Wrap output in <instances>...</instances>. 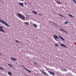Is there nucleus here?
<instances>
[{
    "instance_id": "nucleus-18",
    "label": "nucleus",
    "mask_w": 76,
    "mask_h": 76,
    "mask_svg": "<svg viewBox=\"0 0 76 76\" xmlns=\"http://www.w3.org/2000/svg\"><path fill=\"white\" fill-rule=\"evenodd\" d=\"M69 16L70 17H71V18H73V16L71 14H69Z\"/></svg>"
},
{
    "instance_id": "nucleus-23",
    "label": "nucleus",
    "mask_w": 76,
    "mask_h": 76,
    "mask_svg": "<svg viewBox=\"0 0 76 76\" xmlns=\"http://www.w3.org/2000/svg\"><path fill=\"white\" fill-rule=\"evenodd\" d=\"M64 30L62 29H60V31H64Z\"/></svg>"
},
{
    "instance_id": "nucleus-31",
    "label": "nucleus",
    "mask_w": 76,
    "mask_h": 76,
    "mask_svg": "<svg viewBox=\"0 0 76 76\" xmlns=\"http://www.w3.org/2000/svg\"><path fill=\"white\" fill-rule=\"evenodd\" d=\"M34 64H37L36 63H34Z\"/></svg>"
},
{
    "instance_id": "nucleus-12",
    "label": "nucleus",
    "mask_w": 76,
    "mask_h": 76,
    "mask_svg": "<svg viewBox=\"0 0 76 76\" xmlns=\"http://www.w3.org/2000/svg\"><path fill=\"white\" fill-rule=\"evenodd\" d=\"M56 2L58 4H61V2L60 1H56Z\"/></svg>"
},
{
    "instance_id": "nucleus-15",
    "label": "nucleus",
    "mask_w": 76,
    "mask_h": 76,
    "mask_svg": "<svg viewBox=\"0 0 76 76\" xmlns=\"http://www.w3.org/2000/svg\"><path fill=\"white\" fill-rule=\"evenodd\" d=\"M33 26H34V27H35V28H37V26L35 24H34Z\"/></svg>"
},
{
    "instance_id": "nucleus-30",
    "label": "nucleus",
    "mask_w": 76,
    "mask_h": 76,
    "mask_svg": "<svg viewBox=\"0 0 76 76\" xmlns=\"http://www.w3.org/2000/svg\"><path fill=\"white\" fill-rule=\"evenodd\" d=\"M24 4L25 5H26V3H24Z\"/></svg>"
},
{
    "instance_id": "nucleus-7",
    "label": "nucleus",
    "mask_w": 76,
    "mask_h": 76,
    "mask_svg": "<svg viewBox=\"0 0 76 76\" xmlns=\"http://www.w3.org/2000/svg\"><path fill=\"white\" fill-rule=\"evenodd\" d=\"M60 45H61V46H62V47H64L65 48H67V46H66L63 44H60Z\"/></svg>"
},
{
    "instance_id": "nucleus-24",
    "label": "nucleus",
    "mask_w": 76,
    "mask_h": 76,
    "mask_svg": "<svg viewBox=\"0 0 76 76\" xmlns=\"http://www.w3.org/2000/svg\"><path fill=\"white\" fill-rule=\"evenodd\" d=\"M64 32H65V33H67V31H65V30H64Z\"/></svg>"
},
{
    "instance_id": "nucleus-3",
    "label": "nucleus",
    "mask_w": 76,
    "mask_h": 76,
    "mask_svg": "<svg viewBox=\"0 0 76 76\" xmlns=\"http://www.w3.org/2000/svg\"><path fill=\"white\" fill-rule=\"evenodd\" d=\"M4 28L1 26H0V31L1 32H4L5 31L3 29Z\"/></svg>"
},
{
    "instance_id": "nucleus-32",
    "label": "nucleus",
    "mask_w": 76,
    "mask_h": 76,
    "mask_svg": "<svg viewBox=\"0 0 76 76\" xmlns=\"http://www.w3.org/2000/svg\"><path fill=\"white\" fill-rule=\"evenodd\" d=\"M21 0V1H24V0Z\"/></svg>"
},
{
    "instance_id": "nucleus-9",
    "label": "nucleus",
    "mask_w": 76,
    "mask_h": 76,
    "mask_svg": "<svg viewBox=\"0 0 76 76\" xmlns=\"http://www.w3.org/2000/svg\"><path fill=\"white\" fill-rule=\"evenodd\" d=\"M59 37L62 39V40H63V41H65V39H64L63 38V37H62L61 36V35H59Z\"/></svg>"
},
{
    "instance_id": "nucleus-4",
    "label": "nucleus",
    "mask_w": 76,
    "mask_h": 76,
    "mask_svg": "<svg viewBox=\"0 0 76 76\" xmlns=\"http://www.w3.org/2000/svg\"><path fill=\"white\" fill-rule=\"evenodd\" d=\"M53 38H54V39H55V40H57L56 39H59V37H58L56 35H54L53 36Z\"/></svg>"
},
{
    "instance_id": "nucleus-14",
    "label": "nucleus",
    "mask_w": 76,
    "mask_h": 76,
    "mask_svg": "<svg viewBox=\"0 0 76 76\" xmlns=\"http://www.w3.org/2000/svg\"><path fill=\"white\" fill-rule=\"evenodd\" d=\"M8 65L9 66H10V67H13V66L12 65L9 64H8Z\"/></svg>"
},
{
    "instance_id": "nucleus-21",
    "label": "nucleus",
    "mask_w": 76,
    "mask_h": 76,
    "mask_svg": "<svg viewBox=\"0 0 76 76\" xmlns=\"http://www.w3.org/2000/svg\"><path fill=\"white\" fill-rule=\"evenodd\" d=\"M25 23L26 25H29V23L28 22H26Z\"/></svg>"
},
{
    "instance_id": "nucleus-29",
    "label": "nucleus",
    "mask_w": 76,
    "mask_h": 76,
    "mask_svg": "<svg viewBox=\"0 0 76 76\" xmlns=\"http://www.w3.org/2000/svg\"><path fill=\"white\" fill-rule=\"evenodd\" d=\"M64 70H65V71H66V72H67V69H64Z\"/></svg>"
},
{
    "instance_id": "nucleus-20",
    "label": "nucleus",
    "mask_w": 76,
    "mask_h": 76,
    "mask_svg": "<svg viewBox=\"0 0 76 76\" xmlns=\"http://www.w3.org/2000/svg\"><path fill=\"white\" fill-rule=\"evenodd\" d=\"M59 15L60 16H61V17H62V18H64V16H63L60 14H59Z\"/></svg>"
},
{
    "instance_id": "nucleus-8",
    "label": "nucleus",
    "mask_w": 76,
    "mask_h": 76,
    "mask_svg": "<svg viewBox=\"0 0 76 76\" xmlns=\"http://www.w3.org/2000/svg\"><path fill=\"white\" fill-rule=\"evenodd\" d=\"M60 45H61V46H62V47H64L65 48H67V46H66L63 44H60Z\"/></svg>"
},
{
    "instance_id": "nucleus-6",
    "label": "nucleus",
    "mask_w": 76,
    "mask_h": 76,
    "mask_svg": "<svg viewBox=\"0 0 76 76\" xmlns=\"http://www.w3.org/2000/svg\"><path fill=\"white\" fill-rule=\"evenodd\" d=\"M48 72L50 74V75H55V73H54V72L50 71H49Z\"/></svg>"
},
{
    "instance_id": "nucleus-26",
    "label": "nucleus",
    "mask_w": 76,
    "mask_h": 76,
    "mask_svg": "<svg viewBox=\"0 0 76 76\" xmlns=\"http://www.w3.org/2000/svg\"><path fill=\"white\" fill-rule=\"evenodd\" d=\"M73 1L74 3H76V1L75 0H74Z\"/></svg>"
},
{
    "instance_id": "nucleus-22",
    "label": "nucleus",
    "mask_w": 76,
    "mask_h": 76,
    "mask_svg": "<svg viewBox=\"0 0 76 76\" xmlns=\"http://www.w3.org/2000/svg\"><path fill=\"white\" fill-rule=\"evenodd\" d=\"M0 69H1V70H4V69L1 67H0Z\"/></svg>"
},
{
    "instance_id": "nucleus-2",
    "label": "nucleus",
    "mask_w": 76,
    "mask_h": 76,
    "mask_svg": "<svg viewBox=\"0 0 76 76\" xmlns=\"http://www.w3.org/2000/svg\"><path fill=\"white\" fill-rule=\"evenodd\" d=\"M0 22H1L4 25H5L6 26H7V27H9V26L7 23H6L3 20H0Z\"/></svg>"
},
{
    "instance_id": "nucleus-5",
    "label": "nucleus",
    "mask_w": 76,
    "mask_h": 76,
    "mask_svg": "<svg viewBox=\"0 0 76 76\" xmlns=\"http://www.w3.org/2000/svg\"><path fill=\"white\" fill-rule=\"evenodd\" d=\"M22 66L24 67V69H25L27 71H28V72H30V73H32V72L30 70H28L27 68H26L23 65H22Z\"/></svg>"
},
{
    "instance_id": "nucleus-1",
    "label": "nucleus",
    "mask_w": 76,
    "mask_h": 76,
    "mask_svg": "<svg viewBox=\"0 0 76 76\" xmlns=\"http://www.w3.org/2000/svg\"><path fill=\"white\" fill-rule=\"evenodd\" d=\"M17 16L20 18L21 19H23V20L25 19V17L20 13L17 14Z\"/></svg>"
},
{
    "instance_id": "nucleus-28",
    "label": "nucleus",
    "mask_w": 76,
    "mask_h": 76,
    "mask_svg": "<svg viewBox=\"0 0 76 76\" xmlns=\"http://www.w3.org/2000/svg\"><path fill=\"white\" fill-rule=\"evenodd\" d=\"M39 15H40V16H41V14L39 13L38 14Z\"/></svg>"
},
{
    "instance_id": "nucleus-27",
    "label": "nucleus",
    "mask_w": 76,
    "mask_h": 76,
    "mask_svg": "<svg viewBox=\"0 0 76 76\" xmlns=\"http://www.w3.org/2000/svg\"><path fill=\"white\" fill-rule=\"evenodd\" d=\"M16 42H19V41H18V40H16Z\"/></svg>"
},
{
    "instance_id": "nucleus-16",
    "label": "nucleus",
    "mask_w": 76,
    "mask_h": 76,
    "mask_svg": "<svg viewBox=\"0 0 76 76\" xmlns=\"http://www.w3.org/2000/svg\"><path fill=\"white\" fill-rule=\"evenodd\" d=\"M8 73L9 75H12V73L10 72H8Z\"/></svg>"
},
{
    "instance_id": "nucleus-19",
    "label": "nucleus",
    "mask_w": 76,
    "mask_h": 76,
    "mask_svg": "<svg viewBox=\"0 0 76 76\" xmlns=\"http://www.w3.org/2000/svg\"><path fill=\"white\" fill-rule=\"evenodd\" d=\"M68 23V22H67V21H66L64 23L65 24H66V25H67Z\"/></svg>"
},
{
    "instance_id": "nucleus-25",
    "label": "nucleus",
    "mask_w": 76,
    "mask_h": 76,
    "mask_svg": "<svg viewBox=\"0 0 76 76\" xmlns=\"http://www.w3.org/2000/svg\"><path fill=\"white\" fill-rule=\"evenodd\" d=\"M55 46H56V47H58V45L57 44L55 45Z\"/></svg>"
},
{
    "instance_id": "nucleus-11",
    "label": "nucleus",
    "mask_w": 76,
    "mask_h": 76,
    "mask_svg": "<svg viewBox=\"0 0 76 76\" xmlns=\"http://www.w3.org/2000/svg\"><path fill=\"white\" fill-rule=\"evenodd\" d=\"M19 4L20 5V6H23V4L22 3H19Z\"/></svg>"
},
{
    "instance_id": "nucleus-17",
    "label": "nucleus",
    "mask_w": 76,
    "mask_h": 76,
    "mask_svg": "<svg viewBox=\"0 0 76 76\" xmlns=\"http://www.w3.org/2000/svg\"><path fill=\"white\" fill-rule=\"evenodd\" d=\"M33 13H34L35 15L37 14V12H36L35 11H33Z\"/></svg>"
},
{
    "instance_id": "nucleus-13",
    "label": "nucleus",
    "mask_w": 76,
    "mask_h": 76,
    "mask_svg": "<svg viewBox=\"0 0 76 76\" xmlns=\"http://www.w3.org/2000/svg\"><path fill=\"white\" fill-rule=\"evenodd\" d=\"M42 72L43 74V75H47V74L45 72L42 71Z\"/></svg>"
},
{
    "instance_id": "nucleus-33",
    "label": "nucleus",
    "mask_w": 76,
    "mask_h": 76,
    "mask_svg": "<svg viewBox=\"0 0 76 76\" xmlns=\"http://www.w3.org/2000/svg\"><path fill=\"white\" fill-rule=\"evenodd\" d=\"M0 55H1V53H0Z\"/></svg>"
},
{
    "instance_id": "nucleus-10",
    "label": "nucleus",
    "mask_w": 76,
    "mask_h": 76,
    "mask_svg": "<svg viewBox=\"0 0 76 76\" xmlns=\"http://www.w3.org/2000/svg\"><path fill=\"white\" fill-rule=\"evenodd\" d=\"M11 58L13 61H17V59L16 58H15L13 57H11Z\"/></svg>"
}]
</instances>
